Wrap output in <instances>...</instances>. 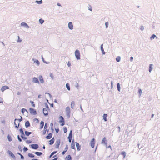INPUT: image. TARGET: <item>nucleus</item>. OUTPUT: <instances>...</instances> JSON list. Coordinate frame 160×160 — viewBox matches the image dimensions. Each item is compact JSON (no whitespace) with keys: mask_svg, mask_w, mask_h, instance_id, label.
I'll list each match as a JSON object with an SVG mask.
<instances>
[{"mask_svg":"<svg viewBox=\"0 0 160 160\" xmlns=\"http://www.w3.org/2000/svg\"><path fill=\"white\" fill-rule=\"evenodd\" d=\"M75 54L76 58L77 59H80V53L78 50H76L75 52Z\"/></svg>","mask_w":160,"mask_h":160,"instance_id":"obj_1","label":"nucleus"},{"mask_svg":"<svg viewBox=\"0 0 160 160\" xmlns=\"http://www.w3.org/2000/svg\"><path fill=\"white\" fill-rule=\"evenodd\" d=\"M66 112L67 115L68 116V118H69L70 114V109L69 107H67L66 108Z\"/></svg>","mask_w":160,"mask_h":160,"instance_id":"obj_2","label":"nucleus"},{"mask_svg":"<svg viewBox=\"0 0 160 160\" xmlns=\"http://www.w3.org/2000/svg\"><path fill=\"white\" fill-rule=\"evenodd\" d=\"M59 118L60 119L59 121V122L61 123V125L62 126L65 124L64 118L62 116H60L59 117Z\"/></svg>","mask_w":160,"mask_h":160,"instance_id":"obj_3","label":"nucleus"},{"mask_svg":"<svg viewBox=\"0 0 160 160\" xmlns=\"http://www.w3.org/2000/svg\"><path fill=\"white\" fill-rule=\"evenodd\" d=\"M49 109L48 107L47 106L46 108H44L43 109V113L45 115H47L48 114V109Z\"/></svg>","mask_w":160,"mask_h":160,"instance_id":"obj_4","label":"nucleus"},{"mask_svg":"<svg viewBox=\"0 0 160 160\" xmlns=\"http://www.w3.org/2000/svg\"><path fill=\"white\" fill-rule=\"evenodd\" d=\"M30 112L33 115H36L37 114V112L35 109H34L32 108H29Z\"/></svg>","mask_w":160,"mask_h":160,"instance_id":"obj_5","label":"nucleus"},{"mask_svg":"<svg viewBox=\"0 0 160 160\" xmlns=\"http://www.w3.org/2000/svg\"><path fill=\"white\" fill-rule=\"evenodd\" d=\"M31 147L34 149H36L38 148V145L37 144H32L31 145Z\"/></svg>","mask_w":160,"mask_h":160,"instance_id":"obj_6","label":"nucleus"},{"mask_svg":"<svg viewBox=\"0 0 160 160\" xmlns=\"http://www.w3.org/2000/svg\"><path fill=\"white\" fill-rule=\"evenodd\" d=\"M95 141V139L94 138H93L92 139L90 142L91 146L92 148L94 147Z\"/></svg>","mask_w":160,"mask_h":160,"instance_id":"obj_7","label":"nucleus"},{"mask_svg":"<svg viewBox=\"0 0 160 160\" xmlns=\"http://www.w3.org/2000/svg\"><path fill=\"white\" fill-rule=\"evenodd\" d=\"M18 121V119H15L14 120V124L15 125V127L17 128H18V127L19 126V122H18L17 123V121Z\"/></svg>","mask_w":160,"mask_h":160,"instance_id":"obj_8","label":"nucleus"},{"mask_svg":"<svg viewBox=\"0 0 160 160\" xmlns=\"http://www.w3.org/2000/svg\"><path fill=\"white\" fill-rule=\"evenodd\" d=\"M9 88L8 86H4L2 87L1 88V90L2 92H3L5 90L8 89Z\"/></svg>","mask_w":160,"mask_h":160,"instance_id":"obj_9","label":"nucleus"},{"mask_svg":"<svg viewBox=\"0 0 160 160\" xmlns=\"http://www.w3.org/2000/svg\"><path fill=\"white\" fill-rule=\"evenodd\" d=\"M68 26L69 28L71 30L73 29V25L71 22H69L68 24Z\"/></svg>","mask_w":160,"mask_h":160,"instance_id":"obj_10","label":"nucleus"},{"mask_svg":"<svg viewBox=\"0 0 160 160\" xmlns=\"http://www.w3.org/2000/svg\"><path fill=\"white\" fill-rule=\"evenodd\" d=\"M71 148L72 149H75V143L73 139L72 141L71 145Z\"/></svg>","mask_w":160,"mask_h":160,"instance_id":"obj_11","label":"nucleus"},{"mask_svg":"<svg viewBox=\"0 0 160 160\" xmlns=\"http://www.w3.org/2000/svg\"><path fill=\"white\" fill-rule=\"evenodd\" d=\"M60 142L59 141H58L56 142L55 143V148H58L59 145L60 144Z\"/></svg>","mask_w":160,"mask_h":160,"instance_id":"obj_12","label":"nucleus"},{"mask_svg":"<svg viewBox=\"0 0 160 160\" xmlns=\"http://www.w3.org/2000/svg\"><path fill=\"white\" fill-rule=\"evenodd\" d=\"M33 81L35 82L38 83H39V81L37 78L35 77H34L33 78Z\"/></svg>","mask_w":160,"mask_h":160,"instance_id":"obj_13","label":"nucleus"},{"mask_svg":"<svg viewBox=\"0 0 160 160\" xmlns=\"http://www.w3.org/2000/svg\"><path fill=\"white\" fill-rule=\"evenodd\" d=\"M76 146L77 148V150L78 151H79L81 149V146H80L79 144L78 143L76 142Z\"/></svg>","mask_w":160,"mask_h":160,"instance_id":"obj_14","label":"nucleus"},{"mask_svg":"<svg viewBox=\"0 0 160 160\" xmlns=\"http://www.w3.org/2000/svg\"><path fill=\"white\" fill-rule=\"evenodd\" d=\"M52 136V134L51 133H49L47 136L46 137V138L47 139H50Z\"/></svg>","mask_w":160,"mask_h":160,"instance_id":"obj_15","label":"nucleus"},{"mask_svg":"<svg viewBox=\"0 0 160 160\" xmlns=\"http://www.w3.org/2000/svg\"><path fill=\"white\" fill-rule=\"evenodd\" d=\"M54 142V138H53L51 140H50L49 141V144L52 145V144Z\"/></svg>","mask_w":160,"mask_h":160,"instance_id":"obj_16","label":"nucleus"},{"mask_svg":"<svg viewBox=\"0 0 160 160\" xmlns=\"http://www.w3.org/2000/svg\"><path fill=\"white\" fill-rule=\"evenodd\" d=\"M108 116L107 114H104L103 115V119L105 121H107V117Z\"/></svg>","mask_w":160,"mask_h":160,"instance_id":"obj_17","label":"nucleus"},{"mask_svg":"<svg viewBox=\"0 0 160 160\" xmlns=\"http://www.w3.org/2000/svg\"><path fill=\"white\" fill-rule=\"evenodd\" d=\"M39 79L41 83H42L44 82L43 78L42 76H40L39 77Z\"/></svg>","mask_w":160,"mask_h":160,"instance_id":"obj_18","label":"nucleus"},{"mask_svg":"<svg viewBox=\"0 0 160 160\" xmlns=\"http://www.w3.org/2000/svg\"><path fill=\"white\" fill-rule=\"evenodd\" d=\"M44 124V122L42 121L40 123V129H42L43 127Z\"/></svg>","mask_w":160,"mask_h":160,"instance_id":"obj_19","label":"nucleus"},{"mask_svg":"<svg viewBox=\"0 0 160 160\" xmlns=\"http://www.w3.org/2000/svg\"><path fill=\"white\" fill-rule=\"evenodd\" d=\"M106 141H107V140H106V138L104 137L103 138V139L102 141V143L105 144L106 145L107 144Z\"/></svg>","mask_w":160,"mask_h":160,"instance_id":"obj_20","label":"nucleus"},{"mask_svg":"<svg viewBox=\"0 0 160 160\" xmlns=\"http://www.w3.org/2000/svg\"><path fill=\"white\" fill-rule=\"evenodd\" d=\"M30 125L29 122L28 121H27L25 123V126L26 128L29 126Z\"/></svg>","mask_w":160,"mask_h":160,"instance_id":"obj_21","label":"nucleus"},{"mask_svg":"<svg viewBox=\"0 0 160 160\" xmlns=\"http://www.w3.org/2000/svg\"><path fill=\"white\" fill-rule=\"evenodd\" d=\"M21 25L22 26H24L28 28V25L25 22H22L21 23Z\"/></svg>","mask_w":160,"mask_h":160,"instance_id":"obj_22","label":"nucleus"},{"mask_svg":"<svg viewBox=\"0 0 160 160\" xmlns=\"http://www.w3.org/2000/svg\"><path fill=\"white\" fill-rule=\"evenodd\" d=\"M75 105V102L74 101H72L71 102V107L72 108H73V107H74Z\"/></svg>","mask_w":160,"mask_h":160,"instance_id":"obj_23","label":"nucleus"},{"mask_svg":"<svg viewBox=\"0 0 160 160\" xmlns=\"http://www.w3.org/2000/svg\"><path fill=\"white\" fill-rule=\"evenodd\" d=\"M66 158L67 160H72V157L71 156L69 155H68L66 157Z\"/></svg>","mask_w":160,"mask_h":160,"instance_id":"obj_24","label":"nucleus"},{"mask_svg":"<svg viewBox=\"0 0 160 160\" xmlns=\"http://www.w3.org/2000/svg\"><path fill=\"white\" fill-rule=\"evenodd\" d=\"M152 64H150L149 65V71L150 72L152 70Z\"/></svg>","mask_w":160,"mask_h":160,"instance_id":"obj_25","label":"nucleus"},{"mask_svg":"<svg viewBox=\"0 0 160 160\" xmlns=\"http://www.w3.org/2000/svg\"><path fill=\"white\" fill-rule=\"evenodd\" d=\"M121 154L123 155V158H124L126 156V152L124 151L122 152H121Z\"/></svg>","mask_w":160,"mask_h":160,"instance_id":"obj_26","label":"nucleus"},{"mask_svg":"<svg viewBox=\"0 0 160 160\" xmlns=\"http://www.w3.org/2000/svg\"><path fill=\"white\" fill-rule=\"evenodd\" d=\"M32 132H29L28 131H26L25 132V134L27 136H29V135L31 134Z\"/></svg>","mask_w":160,"mask_h":160,"instance_id":"obj_27","label":"nucleus"},{"mask_svg":"<svg viewBox=\"0 0 160 160\" xmlns=\"http://www.w3.org/2000/svg\"><path fill=\"white\" fill-rule=\"evenodd\" d=\"M121 60V58L120 56H118L116 58V60L118 62H119Z\"/></svg>","mask_w":160,"mask_h":160,"instance_id":"obj_28","label":"nucleus"},{"mask_svg":"<svg viewBox=\"0 0 160 160\" xmlns=\"http://www.w3.org/2000/svg\"><path fill=\"white\" fill-rule=\"evenodd\" d=\"M35 154L38 156H40L42 154V153L41 152H35Z\"/></svg>","mask_w":160,"mask_h":160,"instance_id":"obj_29","label":"nucleus"},{"mask_svg":"<svg viewBox=\"0 0 160 160\" xmlns=\"http://www.w3.org/2000/svg\"><path fill=\"white\" fill-rule=\"evenodd\" d=\"M66 87H67V89L69 91L70 90V88L69 86V85L68 83H67L66 84Z\"/></svg>","mask_w":160,"mask_h":160,"instance_id":"obj_30","label":"nucleus"},{"mask_svg":"<svg viewBox=\"0 0 160 160\" xmlns=\"http://www.w3.org/2000/svg\"><path fill=\"white\" fill-rule=\"evenodd\" d=\"M72 136L69 135L68 138L69 140V142H71L72 140Z\"/></svg>","mask_w":160,"mask_h":160,"instance_id":"obj_31","label":"nucleus"},{"mask_svg":"<svg viewBox=\"0 0 160 160\" xmlns=\"http://www.w3.org/2000/svg\"><path fill=\"white\" fill-rule=\"evenodd\" d=\"M117 88L118 90L120 92V86L119 83H118L117 84Z\"/></svg>","mask_w":160,"mask_h":160,"instance_id":"obj_32","label":"nucleus"},{"mask_svg":"<svg viewBox=\"0 0 160 160\" xmlns=\"http://www.w3.org/2000/svg\"><path fill=\"white\" fill-rule=\"evenodd\" d=\"M8 138L9 141H12V138L10 135H8Z\"/></svg>","mask_w":160,"mask_h":160,"instance_id":"obj_33","label":"nucleus"},{"mask_svg":"<svg viewBox=\"0 0 160 160\" xmlns=\"http://www.w3.org/2000/svg\"><path fill=\"white\" fill-rule=\"evenodd\" d=\"M28 156L29 157L31 158H34V155L32 153H29L28 154Z\"/></svg>","mask_w":160,"mask_h":160,"instance_id":"obj_34","label":"nucleus"},{"mask_svg":"<svg viewBox=\"0 0 160 160\" xmlns=\"http://www.w3.org/2000/svg\"><path fill=\"white\" fill-rule=\"evenodd\" d=\"M20 131L21 133V134H22L23 136H24L23 130L22 128L20 129Z\"/></svg>","mask_w":160,"mask_h":160,"instance_id":"obj_35","label":"nucleus"},{"mask_svg":"<svg viewBox=\"0 0 160 160\" xmlns=\"http://www.w3.org/2000/svg\"><path fill=\"white\" fill-rule=\"evenodd\" d=\"M9 154L12 157H14V154L11 151H9Z\"/></svg>","mask_w":160,"mask_h":160,"instance_id":"obj_36","label":"nucleus"},{"mask_svg":"<svg viewBox=\"0 0 160 160\" xmlns=\"http://www.w3.org/2000/svg\"><path fill=\"white\" fill-rule=\"evenodd\" d=\"M156 37V35L154 34H153V35H152L150 37V39L152 40Z\"/></svg>","mask_w":160,"mask_h":160,"instance_id":"obj_37","label":"nucleus"},{"mask_svg":"<svg viewBox=\"0 0 160 160\" xmlns=\"http://www.w3.org/2000/svg\"><path fill=\"white\" fill-rule=\"evenodd\" d=\"M30 102L31 103L33 107H35V104H34V102L33 101H30Z\"/></svg>","mask_w":160,"mask_h":160,"instance_id":"obj_38","label":"nucleus"},{"mask_svg":"<svg viewBox=\"0 0 160 160\" xmlns=\"http://www.w3.org/2000/svg\"><path fill=\"white\" fill-rule=\"evenodd\" d=\"M39 22L40 23H41V24H42L44 22V20L42 19H40L39 20Z\"/></svg>","mask_w":160,"mask_h":160,"instance_id":"obj_39","label":"nucleus"},{"mask_svg":"<svg viewBox=\"0 0 160 160\" xmlns=\"http://www.w3.org/2000/svg\"><path fill=\"white\" fill-rule=\"evenodd\" d=\"M22 112V113H23L25 111L27 112V110L26 109L22 108L21 110Z\"/></svg>","mask_w":160,"mask_h":160,"instance_id":"obj_40","label":"nucleus"},{"mask_svg":"<svg viewBox=\"0 0 160 160\" xmlns=\"http://www.w3.org/2000/svg\"><path fill=\"white\" fill-rule=\"evenodd\" d=\"M21 136L23 139L26 140L27 138V137L23 136L22 134H21Z\"/></svg>","mask_w":160,"mask_h":160,"instance_id":"obj_41","label":"nucleus"},{"mask_svg":"<svg viewBox=\"0 0 160 160\" xmlns=\"http://www.w3.org/2000/svg\"><path fill=\"white\" fill-rule=\"evenodd\" d=\"M18 154L21 156V158L22 159H24V157L21 154L19 153H18Z\"/></svg>","mask_w":160,"mask_h":160,"instance_id":"obj_42","label":"nucleus"},{"mask_svg":"<svg viewBox=\"0 0 160 160\" xmlns=\"http://www.w3.org/2000/svg\"><path fill=\"white\" fill-rule=\"evenodd\" d=\"M63 131L64 133H66L67 131V129L66 127H64L63 129Z\"/></svg>","mask_w":160,"mask_h":160,"instance_id":"obj_43","label":"nucleus"},{"mask_svg":"<svg viewBox=\"0 0 160 160\" xmlns=\"http://www.w3.org/2000/svg\"><path fill=\"white\" fill-rule=\"evenodd\" d=\"M36 2H37L38 4H41L42 2V0H40L39 1H36Z\"/></svg>","mask_w":160,"mask_h":160,"instance_id":"obj_44","label":"nucleus"},{"mask_svg":"<svg viewBox=\"0 0 160 160\" xmlns=\"http://www.w3.org/2000/svg\"><path fill=\"white\" fill-rule=\"evenodd\" d=\"M48 128V125L47 123H45V126L44 127V129H47V128Z\"/></svg>","mask_w":160,"mask_h":160,"instance_id":"obj_45","label":"nucleus"},{"mask_svg":"<svg viewBox=\"0 0 160 160\" xmlns=\"http://www.w3.org/2000/svg\"><path fill=\"white\" fill-rule=\"evenodd\" d=\"M57 152V151H54L53 152H52L51 154V155H50V157H51L54 154H55V153H56Z\"/></svg>","mask_w":160,"mask_h":160,"instance_id":"obj_46","label":"nucleus"},{"mask_svg":"<svg viewBox=\"0 0 160 160\" xmlns=\"http://www.w3.org/2000/svg\"><path fill=\"white\" fill-rule=\"evenodd\" d=\"M26 142L27 143L29 144V143H31L32 142V141H31L30 140H28L26 141Z\"/></svg>","mask_w":160,"mask_h":160,"instance_id":"obj_47","label":"nucleus"},{"mask_svg":"<svg viewBox=\"0 0 160 160\" xmlns=\"http://www.w3.org/2000/svg\"><path fill=\"white\" fill-rule=\"evenodd\" d=\"M47 129H44V131L42 132V134L43 135H45Z\"/></svg>","mask_w":160,"mask_h":160,"instance_id":"obj_48","label":"nucleus"},{"mask_svg":"<svg viewBox=\"0 0 160 160\" xmlns=\"http://www.w3.org/2000/svg\"><path fill=\"white\" fill-rule=\"evenodd\" d=\"M28 149L27 148L24 147L23 148V150L24 152H26L28 150Z\"/></svg>","mask_w":160,"mask_h":160,"instance_id":"obj_49","label":"nucleus"},{"mask_svg":"<svg viewBox=\"0 0 160 160\" xmlns=\"http://www.w3.org/2000/svg\"><path fill=\"white\" fill-rule=\"evenodd\" d=\"M101 50L102 51V52L104 51V49L103 48V44L101 45Z\"/></svg>","mask_w":160,"mask_h":160,"instance_id":"obj_50","label":"nucleus"},{"mask_svg":"<svg viewBox=\"0 0 160 160\" xmlns=\"http://www.w3.org/2000/svg\"><path fill=\"white\" fill-rule=\"evenodd\" d=\"M105 26L106 27V28H107L108 26V22H106L105 23Z\"/></svg>","mask_w":160,"mask_h":160,"instance_id":"obj_51","label":"nucleus"},{"mask_svg":"<svg viewBox=\"0 0 160 160\" xmlns=\"http://www.w3.org/2000/svg\"><path fill=\"white\" fill-rule=\"evenodd\" d=\"M3 103V102L2 99L0 97V103L2 104Z\"/></svg>","mask_w":160,"mask_h":160,"instance_id":"obj_52","label":"nucleus"},{"mask_svg":"<svg viewBox=\"0 0 160 160\" xmlns=\"http://www.w3.org/2000/svg\"><path fill=\"white\" fill-rule=\"evenodd\" d=\"M68 149V146L67 145L66 146V147L65 148L64 151L66 152Z\"/></svg>","mask_w":160,"mask_h":160,"instance_id":"obj_53","label":"nucleus"},{"mask_svg":"<svg viewBox=\"0 0 160 160\" xmlns=\"http://www.w3.org/2000/svg\"><path fill=\"white\" fill-rule=\"evenodd\" d=\"M18 139L20 142L22 141V139L20 138L19 135H18Z\"/></svg>","mask_w":160,"mask_h":160,"instance_id":"obj_54","label":"nucleus"},{"mask_svg":"<svg viewBox=\"0 0 160 160\" xmlns=\"http://www.w3.org/2000/svg\"><path fill=\"white\" fill-rule=\"evenodd\" d=\"M88 9L91 11H92V8L91 6H90L89 7Z\"/></svg>","mask_w":160,"mask_h":160,"instance_id":"obj_55","label":"nucleus"},{"mask_svg":"<svg viewBox=\"0 0 160 160\" xmlns=\"http://www.w3.org/2000/svg\"><path fill=\"white\" fill-rule=\"evenodd\" d=\"M138 92H139V94L141 95V93H142V90L141 89H139V90H138Z\"/></svg>","mask_w":160,"mask_h":160,"instance_id":"obj_56","label":"nucleus"},{"mask_svg":"<svg viewBox=\"0 0 160 160\" xmlns=\"http://www.w3.org/2000/svg\"><path fill=\"white\" fill-rule=\"evenodd\" d=\"M55 131L57 133H58L59 131V129H55Z\"/></svg>","mask_w":160,"mask_h":160,"instance_id":"obj_57","label":"nucleus"},{"mask_svg":"<svg viewBox=\"0 0 160 160\" xmlns=\"http://www.w3.org/2000/svg\"><path fill=\"white\" fill-rule=\"evenodd\" d=\"M36 62L37 63V64L38 65H39V61L38 60H37L36 61Z\"/></svg>","mask_w":160,"mask_h":160,"instance_id":"obj_58","label":"nucleus"},{"mask_svg":"<svg viewBox=\"0 0 160 160\" xmlns=\"http://www.w3.org/2000/svg\"><path fill=\"white\" fill-rule=\"evenodd\" d=\"M22 120V117L21 116V118L19 120L18 119V121H19V122H21Z\"/></svg>","mask_w":160,"mask_h":160,"instance_id":"obj_59","label":"nucleus"},{"mask_svg":"<svg viewBox=\"0 0 160 160\" xmlns=\"http://www.w3.org/2000/svg\"><path fill=\"white\" fill-rule=\"evenodd\" d=\"M133 59V58L132 57H130V60L131 61H132Z\"/></svg>","mask_w":160,"mask_h":160,"instance_id":"obj_60","label":"nucleus"},{"mask_svg":"<svg viewBox=\"0 0 160 160\" xmlns=\"http://www.w3.org/2000/svg\"><path fill=\"white\" fill-rule=\"evenodd\" d=\"M70 135L71 136H72V130L70 131L69 135Z\"/></svg>","mask_w":160,"mask_h":160,"instance_id":"obj_61","label":"nucleus"},{"mask_svg":"<svg viewBox=\"0 0 160 160\" xmlns=\"http://www.w3.org/2000/svg\"><path fill=\"white\" fill-rule=\"evenodd\" d=\"M140 29L142 30H143L144 29V27L143 26H142L141 28H140Z\"/></svg>","mask_w":160,"mask_h":160,"instance_id":"obj_62","label":"nucleus"},{"mask_svg":"<svg viewBox=\"0 0 160 160\" xmlns=\"http://www.w3.org/2000/svg\"><path fill=\"white\" fill-rule=\"evenodd\" d=\"M21 94V92H17V94L18 95H20Z\"/></svg>","mask_w":160,"mask_h":160,"instance_id":"obj_63","label":"nucleus"},{"mask_svg":"<svg viewBox=\"0 0 160 160\" xmlns=\"http://www.w3.org/2000/svg\"><path fill=\"white\" fill-rule=\"evenodd\" d=\"M66 152V151H63V152H62V155H64V154Z\"/></svg>","mask_w":160,"mask_h":160,"instance_id":"obj_64","label":"nucleus"}]
</instances>
